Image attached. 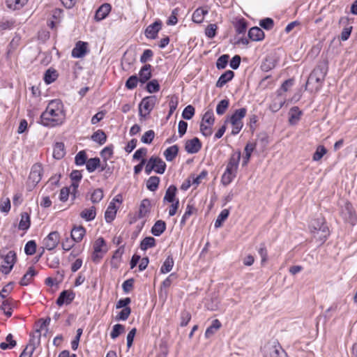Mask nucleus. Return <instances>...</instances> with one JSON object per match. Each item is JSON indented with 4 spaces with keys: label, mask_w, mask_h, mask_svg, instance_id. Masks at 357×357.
Listing matches in <instances>:
<instances>
[{
    "label": "nucleus",
    "mask_w": 357,
    "mask_h": 357,
    "mask_svg": "<svg viewBox=\"0 0 357 357\" xmlns=\"http://www.w3.org/2000/svg\"><path fill=\"white\" fill-rule=\"evenodd\" d=\"M234 73L233 71L230 70H227L219 77L218 82H216V86L218 88L222 87L229 81H230L234 77Z\"/></svg>",
    "instance_id": "22"
},
{
    "label": "nucleus",
    "mask_w": 357,
    "mask_h": 357,
    "mask_svg": "<svg viewBox=\"0 0 357 357\" xmlns=\"http://www.w3.org/2000/svg\"><path fill=\"white\" fill-rule=\"evenodd\" d=\"M122 202L123 197L121 194L116 195L110 202L105 213V218L107 222H111L114 220L119 206Z\"/></svg>",
    "instance_id": "5"
},
{
    "label": "nucleus",
    "mask_w": 357,
    "mask_h": 357,
    "mask_svg": "<svg viewBox=\"0 0 357 357\" xmlns=\"http://www.w3.org/2000/svg\"><path fill=\"white\" fill-rule=\"evenodd\" d=\"M75 298V294L73 291L64 290L61 292L56 300V304L61 306L63 304H70Z\"/></svg>",
    "instance_id": "15"
},
{
    "label": "nucleus",
    "mask_w": 357,
    "mask_h": 357,
    "mask_svg": "<svg viewBox=\"0 0 357 357\" xmlns=\"http://www.w3.org/2000/svg\"><path fill=\"white\" fill-rule=\"evenodd\" d=\"M58 74L54 69L50 68L46 70L44 75V80L46 84H51L57 78Z\"/></svg>",
    "instance_id": "35"
},
{
    "label": "nucleus",
    "mask_w": 357,
    "mask_h": 357,
    "mask_svg": "<svg viewBox=\"0 0 357 357\" xmlns=\"http://www.w3.org/2000/svg\"><path fill=\"white\" fill-rule=\"evenodd\" d=\"M146 90L151 93L158 92L160 90V84L158 80L153 79L148 82L146 84Z\"/></svg>",
    "instance_id": "48"
},
{
    "label": "nucleus",
    "mask_w": 357,
    "mask_h": 357,
    "mask_svg": "<svg viewBox=\"0 0 357 357\" xmlns=\"http://www.w3.org/2000/svg\"><path fill=\"white\" fill-rule=\"evenodd\" d=\"M162 22L159 20L149 25L144 31L145 36L149 39H155L162 29Z\"/></svg>",
    "instance_id": "12"
},
{
    "label": "nucleus",
    "mask_w": 357,
    "mask_h": 357,
    "mask_svg": "<svg viewBox=\"0 0 357 357\" xmlns=\"http://www.w3.org/2000/svg\"><path fill=\"white\" fill-rule=\"evenodd\" d=\"M341 215L344 221L351 223L356 221V215L351 204H346L344 207L342 209Z\"/></svg>",
    "instance_id": "14"
},
{
    "label": "nucleus",
    "mask_w": 357,
    "mask_h": 357,
    "mask_svg": "<svg viewBox=\"0 0 357 357\" xmlns=\"http://www.w3.org/2000/svg\"><path fill=\"white\" fill-rule=\"evenodd\" d=\"M138 82H139V80L137 75H132L127 79L126 87L128 89H133L137 86Z\"/></svg>",
    "instance_id": "52"
},
{
    "label": "nucleus",
    "mask_w": 357,
    "mask_h": 357,
    "mask_svg": "<svg viewBox=\"0 0 357 357\" xmlns=\"http://www.w3.org/2000/svg\"><path fill=\"white\" fill-rule=\"evenodd\" d=\"M196 212H197V209L195 207H193V206H192L190 205H188L187 208H186V210H185V213L183 214V215L182 217L181 223L185 222V221H187L188 220V218L190 215L196 213Z\"/></svg>",
    "instance_id": "57"
},
{
    "label": "nucleus",
    "mask_w": 357,
    "mask_h": 357,
    "mask_svg": "<svg viewBox=\"0 0 357 357\" xmlns=\"http://www.w3.org/2000/svg\"><path fill=\"white\" fill-rule=\"evenodd\" d=\"M80 216L86 221H91L93 220L96 217L95 208L91 207L83 210L80 213Z\"/></svg>",
    "instance_id": "34"
},
{
    "label": "nucleus",
    "mask_w": 357,
    "mask_h": 357,
    "mask_svg": "<svg viewBox=\"0 0 357 357\" xmlns=\"http://www.w3.org/2000/svg\"><path fill=\"white\" fill-rule=\"evenodd\" d=\"M301 111L297 107H292L289 111V122L291 125L296 124L300 119Z\"/></svg>",
    "instance_id": "29"
},
{
    "label": "nucleus",
    "mask_w": 357,
    "mask_h": 357,
    "mask_svg": "<svg viewBox=\"0 0 357 357\" xmlns=\"http://www.w3.org/2000/svg\"><path fill=\"white\" fill-rule=\"evenodd\" d=\"M275 67V62L271 58H266L261 64V69L266 72L273 69Z\"/></svg>",
    "instance_id": "56"
},
{
    "label": "nucleus",
    "mask_w": 357,
    "mask_h": 357,
    "mask_svg": "<svg viewBox=\"0 0 357 357\" xmlns=\"http://www.w3.org/2000/svg\"><path fill=\"white\" fill-rule=\"evenodd\" d=\"M217 25L215 24H209L205 30V34L208 38H213L216 34Z\"/></svg>",
    "instance_id": "58"
},
{
    "label": "nucleus",
    "mask_w": 357,
    "mask_h": 357,
    "mask_svg": "<svg viewBox=\"0 0 357 357\" xmlns=\"http://www.w3.org/2000/svg\"><path fill=\"white\" fill-rule=\"evenodd\" d=\"M266 357H288L284 350L275 341L268 342L264 347Z\"/></svg>",
    "instance_id": "6"
},
{
    "label": "nucleus",
    "mask_w": 357,
    "mask_h": 357,
    "mask_svg": "<svg viewBox=\"0 0 357 357\" xmlns=\"http://www.w3.org/2000/svg\"><path fill=\"white\" fill-rule=\"evenodd\" d=\"M159 177L155 176H151L146 182V187L149 190L153 192L157 190L159 185Z\"/></svg>",
    "instance_id": "40"
},
{
    "label": "nucleus",
    "mask_w": 357,
    "mask_h": 357,
    "mask_svg": "<svg viewBox=\"0 0 357 357\" xmlns=\"http://www.w3.org/2000/svg\"><path fill=\"white\" fill-rule=\"evenodd\" d=\"M155 137V132L152 130H149L144 132L141 138V141L144 144H151Z\"/></svg>",
    "instance_id": "51"
},
{
    "label": "nucleus",
    "mask_w": 357,
    "mask_h": 357,
    "mask_svg": "<svg viewBox=\"0 0 357 357\" xmlns=\"http://www.w3.org/2000/svg\"><path fill=\"white\" fill-rule=\"evenodd\" d=\"M100 160L98 158H90L86 163V169L89 172H94L100 165Z\"/></svg>",
    "instance_id": "36"
},
{
    "label": "nucleus",
    "mask_w": 357,
    "mask_h": 357,
    "mask_svg": "<svg viewBox=\"0 0 357 357\" xmlns=\"http://www.w3.org/2000/svg\"><path fill=\"white\" fill-rule=\"evenodd\" d=\"M87 43L79 41L72 50V56L74 58H82L85 56L87 52Z\"/></svg>",
    "instance_id": "16"
},
{
    "label": "nucleus",
    "mask_w": 357,
    "mask_h": 357,
    "mask_svg": "<svg viewBox=\"0 0 357 357\" xmlns=\"http://www.w3.org/2000/svg\"><path fill=\"white\" fill-rule=\"evenodd\" d=\"M174 259L172 257L168 256L160 268L162 273H167L171 271L174 266Z\"/></svg>",
    "instance_id": "37"
},
{
    "label": "nucleus",
    "mask_w": 357,
    "mask_h": 357,
    "mask_svg": "<svg viewBox=\"0 0 357 357\" xmlns=\"http://www.w3.org/2000/svg\"><path fill=\"white\" fill-rule=\"evenodd\" d=\"M202 148V143L197 137L188 139L185 144V150L188 153H196L199 151Z\"/></svg>",
    "instance_id": "13"
},
{
    "label": "nucleus",
    "mask_w": 357,
    "mask_h": 357,
    "mask_svg": "<svg viewBox=\"0 0 357 357\" xmlns=\"http://www.w3.org/2000/svg\"><path fill=\"white\" fill-rule=\"evenodd\" d=\"M139 76V80L141 83L146 82L151 77V66L150 64H145L141 68Z\"/></svg>",
    "instance_id": "20"
},
{
    "label": "nucleus",
    "mask_w": 357,
    "mask_h": 357,
    "mask_svg": "<svg viewBox=\"0 0 357 357\" xmlns=\"http://www.w3.org/2000/svg\"><path fill=\"white\" fill-rule=\"evenodd\" d=\"M154 162L153 163L154 166V171L158 174H163L166 169L165 162L159 157L152 156Z\"/></svg>",
    "instance_id": "26"
},
{
    "label": "nucleus",
    "mask_w": 357,
    "mask_h": 357,
    "mask_svg": "<svg viewBox=\"0 0 357 357\" xmlns=\"http://www.w3.org/2000/svg\"><path fill=\"white\" fill-rule=\"evenodd\" d=\"M195 114V108L192 105H188L185 107L182 113V117L186 120H190Z\"/></svg>",
    "instance_id": "49"
},
{
    "label": "nucleus",
    "mask_w": 357,
    "mask_h": 357,
    "mask_svg": "<svg viewBox=\"0 0 357 357\" xmlns=\"http://www.w3.org/2000/svg\"><path fill=\"white\" fill-rule=\"evenodd\" d=\"M229 107V100H222L216 107V112L218 115H222Z\"/></svg>",
    "instance_id": "44"
},
{
    "label": "nucleus",
    "mask_w": 357,
    "mask_h": 357,
    "mask_svg": "<svg viewBox=\"0 0 357 357\" xmlns=\"http://www.w3.org/2000/svg\"><path fill=\"white\" fill-rule=\"evenodd\" d=\"M111 5L109 3H103L96 10L94 19L99 22L104 20L111 11Z\"/></svg>",
    "instance_id": "17"
},
{
    "label": "nucleus",
    "mask_w": 357,
    "mask_h": 357,
    "mask_svg": "<svg viewBox=\"0 0 357 357\" xmlns=\"http://www.w3.org/2000/svg\"><path fill=\"white\" fill-rule=\"evenodd\" d=\"M105 240L103 238L100 237L93 243V251H95V252H106L107 250L105 248Z\"/></svg>",
    "instance_id": "39"
},
{
    "label": "nucleus",
    "mask_w": 357,
    "mask_h": 357,
    "mask_svg": "<svg viewBox=\"0 0 357 357\" xmlns=\"http://www.w3.org/2000/svg\"><path fill=\"white\" fill-rule=\"evenodd\" d=\"M86 234L85 229L79 225V226H74L71 229V238L75 243L80 242Z\"/></svg>",
    "instance_id": "18"
},
{
    "label": "nucleus",
    "mask_w": 357,
    "mask_h": 357,
    "mask_svg": "<svg viewBox=\"0 0 357 357\" xmlns=\"http://www.w3.org/2000/svg\"><path fill=\"white\" fill-rule=\"evenodd\" d=\"M246 112L247 109L245 108H241L236 109L230 117V123L232 125V135H237L242 129L243 126L242 119L245 116Z\"/></svg>",
    "instance_id": "4"
},
{
    "label": "nucleus",
    "mask_w": 357,
    "mask_h": 357,
    "mask_svg": "<svg viewBox=\"0 0 357 357\" xmlns=\"http://www.w3.org/2000/svg\"><path fill=\"white\" fill-rule=\"evenodd\" d=\"M326 149L324 146H319L314 152L312 159L314 161L320 160L322 157L326 153Z\"/></svg>",
    "instance_id": "45"
},
{
    "label": "nucleus",
    "mask_w": 357,
    "mask_h": 357,
    "mask_svg": "<svg viewBox=\"0 0 357 357\" xmlns=\"http://www.w3.org/2000/svg\"><path fill=\"white\" fill-rule=\"evenodd\" d=\"M264 33L259 27L255 26L248 31V36L253 41H260L264 38Z\"/></svg>",
    "instance_id": "19"
},
{
    "label": "nucleus",
    "mask_w": 357,
    "mask_h": 357,
    "mask_svg": "<svg viewBox=\"0 0 357 357\" xmlns=\"http://www.w3.org/2000/svg\"><path fill=\"white\" fill-rule=\"evenodd\" d=\"M86 154L84 151H81L77 153L75 158V162L77 165H83L86 163Z\"/></svg>",
    "instance_id": "46"
},
{
    "label": "nucleus",
    "mask_w": 357,
    "mask_h": 357,
    "mask_svg": "<svg viewBox=\"0 0 357 357\" xmlns=\"http://www.w3.org/2000/svg\"><path fill=\"white\" fill-rule=\"evenodd\" d=\"M208 13V10L203 8L196 9L192 14V21L195 23L199 24L204 21V16Z\"/></svg>",
    "instance_id": "24"
},
{
    "label": "nucleus",
    "mask_w": 357,
    "mask_h": 357,
    "mask_svg": "<svg viewBox=\"0 0 357 357\" xmlns=\"http://www.w3.org/2000/svg\"><path fill=\"white\" fill-rule=\"evenodd\" d=\"M212 126L211 124L202 123L200 125V130L202 135L205 137L211 136L212 134Z\"/></svg>",
    "instance_id": "61"
},
{
    "label": "nucleus",
    "mask_w": 357,
    "mask_h": 357,
    "mask_svg": "<svg viewBox=\"0 0 357 357\" xmlns=\"http://www.w3.org/2000/svg\"><path fill=\"white\" fill-rule=\"evenodd\" d=\"M214 121L215 119L213 111L208 110L204 114L202 123L213 125Z\"/></svg>",
    "instance_id": "54"
},
{
    "label": "nucleus",
    "mask_w": 357,
    "mask_h": 357,
    "mask_svg": "<svg viewBox=\"0 0 357 357\" xmlns=\"http://www.w3.org/2000/svg\"><path fill=\"white\" fill-rule=\"evenodd\" d=\"M43 167L40 164L36 163L31 167L28 179V187L29 190L33 189L41 180Z\"/></svg>",
    "instance_id": "7"
},
{
    "label": "nucleus",
    "mask_w": 357,
    "mask_h": 357,
    "mask_svg": "<svg viewBox=\"0 0 357 357\" xmlns=\"http://www.w3.org/2000/svg\"><path fill=\"white\" fill-rule=\"evenodd\" d=\"M326 71L321 67H317L310 73L306 82L305 89H309L312 92L318 91L322 85L326 76Z\"/></svg>",
    "instance_id": "3"
},
{
    "label": "nucleus",
    "mask_w": 357,
    "mask_h": 357,
    "mask_svg": "<svg viewBox=\"0 0 357 357\" xmlns=\"http://www.w3.org/2000/svg\"><path fill=\"white\" fill-rule=\"evenodd\" d=\"M166 225H153L151 229V233L156 236H160L166 229Z\"/></svg>",
    "instance_id": "63"
},
{
    "label": "nucleus",
    "mask_w": 357,
    "mask_h": 357,
    "mask_svg": "<svg viewBox=\"0 0 357 357\" xmlns=\"http://www.w3.org/2000/svg\"><path fill=\"white\" fill-rule=\"evenodd\" d=\"M2 258L3 261L0 267V271L2 273L7 275L11 271L16 262V253L10 250L6 255L3 256Z\"/></svg>",
    "instance_id": "8"
},
{
    "label": "nucleus",
    "mask_w": 357,
    "mask_h": 357,
    "mask_svg": "<svg viewBox=\"0 0 357 357\" xmlns=\"http://www.w3.org/2000/svg\"><path fill=\"white\" fill-rule=\"evenodd\" d=\"M240 159V151L234 152L231 155L226 169L221 177L222 185H228L236 176Z\"/></svg>",
    "instance_id": "2"
},
{
    "label": "nucleus",
    "mask_w": 357,
    "mask_h": 357,
    "mask_svg": "<svg viewBox=\"0 0 357 357\" xmlns=\"http://www.w3.org/2000/svg\"><path fill=\"white\" fill-rule=\"evenodd\" d=\"M60 236L57 231L50 232L43 241V245L45 249L53 250L59 243Z\"/></svg>",
    "instance_id": "11"
},
{
    "label": "nucleus",
    "mask_w": 357,
    "mask_h": 357,
    "mask_svg": "<svg viewBox=\"0 0 357 357\" xmlns=\"http://www.w3.org/2000/svg\"><path fill=\"white\" fill-rule=\"evenodd\" d=\"M65 155L64 144L62 142H56L53 149V156L59 160Z\"/></svg>",
    "instance_id": "30"
},
{
    "label": "nucleus",
    "mask_w": 357,
    "mask_h": 357,
    "mask_svg": "<svg viewBox=\"0 0 357 357\" xmlns=\"http://www.w3.org/2000/svg\"><path fill=\"white\" fill-rule=\"evenodd\" d=\"M151 202L149 199H144L142 201L139 208L138 216L140 218H144L150 211Z\"/></svg>",
    "instance_id": "25"
},
{
    "label": "nucleus",
    "mask_w": 357,
    "mask_h": 357,
    "mask_svg": "<svg viewBox=\"0 0 357 357\" xmlns=\"http://www.w3.org/2000/svg\"><path fill=\"white\" fill-rule=\"evenodd\" d=\"M229 59V56L228 54H223L220 56L216 62V67L218 69H223L226 67L228 61Z\"/></svg>",
    "instance_id": "50"
},
{
    "label": "nucleus",
    "mask_w": 357,
    "mask_h": 357,
    "mask_svg": "<svg viewBox=\"0 0 357 357\" xmlns=\"http://www.w3.org/2000/svg\"><path fill=\"white\" fill-rule=\"evenodd\" d=\"M221 327V323L218 319H214L211 325L208 327L205 332V337L206 338L211 337Z\"/></svg>",
    "instance_id": "27"
},
{
    "label": "nucleus",
    "mask_w": 357,
    "mask_h": 357,
    "mask_svg": "<svg viewBox=\"0 0 357 357\" xmlns=\"http://www.w3.org/2000/svg\"><path fill=\"white\" fill-rule=\"evenodd\" d=\"M131 309L129 307H126L119 313L116 316V320H126L130 314Z\"/></svg>",
    "instance_id": "60"
},
{
    "label": "nucleus",
    "mask_w": 357,
    "mask_h": 357,
    "mask_svg": "<svg viewBox=\"0 0 357 357\" xmlns=\"http://www.w3.org/2000/svg\"><path fill=\"white\" fill-rule=\"evenodd\" d=\"M157 98L155 96H147L142 99L139 107V113L141 116H146L149 114L153 109Z\"/></svg>",
    "instance_id": "9"
},
{
    "label": "nucleus",
    "mask_w": 357,
    "mask_h": 357,
    "mask_svg": "<svg viewBox=\"0 0 357 357\" xmlns=\"http://www.w3.org/2000/svg\"><path fill=\"white\" fill-rule=\"evenodd\" d=\"M91 139L100 144H103L106 142L107 137L103 131L98 130L92 135Z\"/></svg>",
    "instance_id": "41"
},
{
    "label": "nucleus",
    "mask_w": 357,
    "mask_h": 357,
    "mask_svg": "<svg viewBox=\"0 0 357 357\" xmlns=\"http://www.w3.org/2000/svg\"><path fill=\"white\" fill-rule=\"evenodd\" d=\"M123 253V248H119L117 249L114 253L112 260H111V266L115 268L119 267V264L121 261V256Z\"/></svg>",
    "instance_id": "33"
},
{
    "label": "nucleus",
    "mask_w": 357,
    "mask_h": 357,
    "mask_svg": "<svg viewBox=\"0 0 357 357\" xmlns=\"http://www.w3.org/2000/svg\"><path fill=\"white\" fill-rule=\"evenodd\" d=\"M247 29V24L243 20H239L236 24V31L238 33L241 34L244 33Z\"/></svg>",
    "instance_id": "64"
},
{
    "label": "nucleus",
    "mask_w": 357,
    "mask_h": 357,
    "mask_svg": "<svg viewBox=\"0 0 357 357\" xmlns=\"http://www.w3.org/2000/svg\"><path fill=\"white\" fill-rule=\"evenodd\" d=\"M36 243L34 241H29L24 247V252L27 255H32L36 252Z\"/></svg>",
    "instance_id": "47"
},
{
    "label": "nucleus",
    "mask_w": 357,
    "mask_h": 357,
    "mask_svg": "<svg viewBox=\"0 0 357 357\" xmlns=\"http://www.w3.org/2000/svg\"><path fill=\"white\" fill-rule=\"evenodd\" d=\"M155 245V240L153 237L149 236L144 238L141 243H140V248L142 250H146L147 249L150 248H153Z\"/></svg>",
    "instance_id": "38"
},
{
    "label": "nucleus",
    "mask_w": 357,
    "mask_h": 357,
    "mask_svg": "<svg viewBox=\"0 0 357 357\" xmlns=\"http://www.w3.org/2000/svg\"><path fill=\"white\" fill-rule=\"evenodd\" d=\"M37 272L33 267H29L27 272L22 278L20 284L22 286H27L33 280Z\"/></svg>",
    "instance_id": "23"
},
{
    "label": "nucleus",
    "mask_w": 357,
    "mask_h": 357,
    "mask_svg": "<svg viewBox=\"0 0 357 357\" xmlns=\"http://www.w3.org/2000/svg\"><path fill=\"white\" fill-rule=\"evenodd\" d=\"M28 0H6V6L13 10H18L22 8Z\"/></svg>",
    "instance_id": "31"
},
{
    "label": "nucleus",
    "mask_w": 357,
    "mask_h": 357,
    "mask_svg": "<svg viewBox=\"0 0 357 357\" xmlns=\"http://www.w3.org/2000/svg\"><path fill=\"white\" fill-rule=\"evenodd\" d=\"M191 319V314L187 310H183L181 313V326L183 327L187 326Z\"/></svg>",
    "instance_id": "55"
},
{
    "label": "nucleus",
    "mask_w": 357,
    "mask_h": 357,
    "mask_svg": "<svg viewBox=\"0 0 357 357\" xmlns=\"http://www.w3.org/2000/svg\"><path fill=\"white\" fill-rule=\"evenodd\" d=\"M125 331V327L119 324H115L113 326L112 331L110 333L112 339L115 340L119 335Z\"/></svg>",
    "instance_id": "43"
},
{
    "label": "nucleus",
    "mask_w": 357,
    "mask_h": 357,
    "mask_svg": "<svg viewBox=\"0 0 357 357\" xmlns=\"http://www.w3.org/2000/svg\"><path fill=\"white\" fill-rule=\"evenodd\" d=\"M259 24L261 27L266 30H270L274 25L273 20L271 18L267 17L260 21Z\"/></svg>",
    "instance_id": "62"
},
{
    "label": "nucleus",
    "mask_w": 357,
    "mask_h": 357,
    "mask_svg": "<svg viewBox=\"0 0 357 357\" xmlns=\"http://www.w3.org/2000/svg\"><path fill=\"white\" fill-rule=\"evenodd\" d=\"M66 119L63 103L60 100H51L45 111L40 115V123L47 127L61 125Z\"/></svg>",
    "instance_id": "1"
},
{
    "label": "nucleus",
    "mask_w": 357,
    "mask_h": 357,
    "mask_svg": "<svg viewBox=\"0 0 357 357\" xmlns=\"http://www.w3.org/2000/svg\"><path fill=\"white\" fill-rule=\"evenodd\" d=\"M10 209V202L9 198H3L0 201V211L3 213H7Z\"/></svg>",
    "instance_id": "59"
},
{
    "label": "nucleus",
    "mask_w": 357,
    "mask_h": 357,
    "mask_svg": "<svg viewBox=\"0 0 357 357\" xmlns=\"http://www.w3.org/2000/svg\"><path fill=\"white\" fill-rule=\"evenodd\" d=\"M0 310L3 311L5 315L10 317L12 315L13 300L10 298L1 299Z\"/></svg>",
    "instance_id": "21"
},
{
    "label": "nucleus",
    "mask_w": 357,
    "mask_h": 357,
    "mask_svg": "<svg viewBox=\"0 0 357 357\" xmlns=\"http://www.w3.org/2000/svg\"><path fill=\"white\" fill-rule=\"evenodd\" d=\"M178 152V147L177 145H173L167 148L164 152V156L167 161H172Z\"/></svg>",
    "instance_id": "28"
},
{
    "label": "nucleus",
    "mask_w": 357,
    "mask_h": 357,
    "mask_svg": "<svg viewBox=\"0 0 357 357\" xmlns=\"http://www.w3.org/2000/svg\"><path fill=\"white\" fill-rule=\"evenodd\" d=\"M310 229L314 237L322 242L325 241L329 235V229L327 225H312Z\"/></svg>",
    "instance_id": "10"
},
{
    "label": "nucleus",
    "mask_w": 357,
    "mask_h": 357,
    "mask_svg": "<svg viewBox=\"0 0 357 357\" xmlns=\"http://www.w3.org/2000/svg\"><path fill=\"white\" fill-rule=\"evenodd\" d=\"M104 197L103 191L100 188L96 189L91 194V200L93 203L100 202Z\"/></svg>",
    "instance_id": "42"
},
{
    "label": "nucleus",
    "mask_w": 357,
    "mask_h": 357,
    "mask_svg": "<svg viewBox=\"0 0 357 357\" xmlns=\"http://www.w3.org/2000/svg\"><path fill=\"white\" fill-rule=\"evenodd\" d=\"M176 190L177 189L176 186L170 185L166 190L164 201H167L170 203L174 202Z\"/></svg>",
    "instance_id": "32"
},
{
    "label": "nucleus",
    "mask_w": 357,
    "mask_h": 357,
    "mask_svg": "<svg viewBox=\"0 0 357 357\" xmlns=\"http://www.w3.org/2000/svg\"><path fill=\"white\" fill-rule=\"evenodd\" d=\"M82 175L80 171L73 170L70 174V178L73 181V185L75 187L78 186V183L82 179Z\"/></svg>",
    "instance_id": "53"
}]
</instances>
